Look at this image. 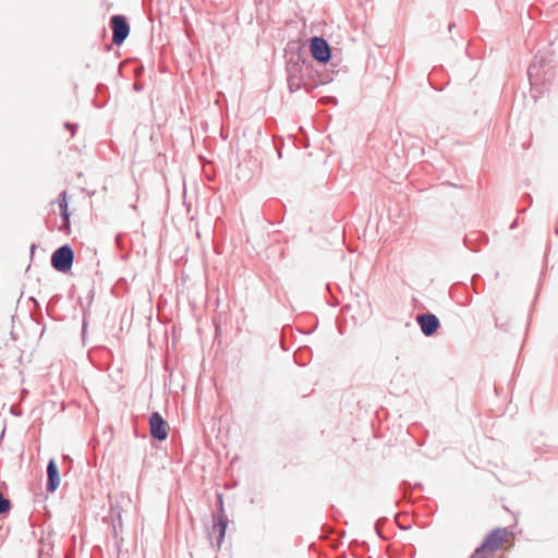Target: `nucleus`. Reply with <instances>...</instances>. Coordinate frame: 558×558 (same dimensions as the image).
Returning a JSON list of instances; mask_svg holds the SVG:
<instances>
[{
    "mask_svg": "<svg viewBox=\"0 0 558 558\" xmlns=\"http://www.w3.org/2000/svg\"><path fill=\"white\" fill-rule=\"evenodd\" d=\"M110 26L112 29V43L114 45H121L129 36L130 26L122 15H113L110 20Z\"/></svg>",
    "mask_w": 558,
    "mask_h": 558,
    "instance_id": "nucleus-3",
    "label": "nucleus"
},
{
    "mask_svg": "<svg viewBox=\"0 0 558 558\" xmlns=\"http://www.w3.org/2000/svg\"><path fill=\"white\" fill-rule=\"evenodd\" d=\"M417 324L426 336H432L439 328V320L433 314H423L417 316Z\"/></svg>",
    "mask_w": 558,
    "mask_h": 558,
    "instance_id": "nucleus-6",
    "label": "nucleus"
},
{
    "mask_svg": "<svg viewBox=\"0 0 558 558\" xmlns=\"http://www.w3.org/2000/svg\"><path fill=\"white\" fill-rule=\"evenodd\" d=\"M73 259V250L69 245H63L52 254L51 265L56 270L66 272L71 269Z\"/></svg>",
    "mask_w": 558,
    "mask_h": 558,
    "instance_id": "nucleus-2",
    "label": "nucleus"
},
{
    "mask_svg": "<svg viewBox=\"0 0 558 558\" xmlns=\"http://www.w3.org/2000/svg\"><path fill=\"white\" fill-rule=\"evenodd\" d=\"M217 526H218L219 532H220V537L223 538L225 532H226V529H227V522L223 521V520H220V522L218 523Z\"/></svg>",
    "mask_w": 558,
    "mask_h": 558,
    "instance_id": "nucleus-11",
    "label": "nucleus"
},
{
    "mask_svg": "<svg viewBox=\"0 0 558 558\" xmlns=\"http://www.w3.org/2000/svg\"><path fill=\"white\" fill-rule=\"evenodd\" d=\"M47 474H48L47 489L49 492H54L60 485V475H59V471L57 468V463L53 459H51L48 463Z\"/></svg>",
    "mask_w": 558,
    "mask_h": 558,
    "instance_id": "nucleus-7",
    "label": "nucleus"
},
{
    "mask_svg": "<svg viewBox=\"0 0 558 558\" xmlns=\"http://www.w3.org/2000/svg\"><path fill=\"white\" fill-rule=\"evenodd\" d=\"M513 535L510 531L504 527L493 530L484 539L481 546L494 551H497L505 545H512Z\"/></svg>",
    "mask_w": 558,
    "mask_h": 558,
    "instance_id": "nucleus-1",
    "label": "nucleus"
},
{
    "mask_svg": "<svg viewBox=\"0 0 558 558\" xmlns=\"http://www.w3.org/2000/svg\"><path fill=\"white\" fill-rule=\"evenodd\" d=\"M310 51L312 57L318 62L327 63L330 60V47L323 37L316 36L311 39Z\"/></svg>",
    "mask_w": 558,
    "mask_h": 558,
    "instance_id": "nucleus-4",
    "label": "nucleus"
},
{
    "mask_svg": "<svg viewBox=\"0 0 558 558\" xmlns=\"http://www.w3.org/2000/svg\"><path fill=\"white\" fill-rule=\"evenodd\" d=\"M470 558H505L502 555H497L496 553L480 546Z\"/></svg>",
    "mask_w": 558,
    "mask_h": 558,
    "instance_id": "nucleus-9",
    "label": "nucleus"
},
{
    "mask_svg": "<svg viewBox=\"0 0 558 558\" xmlns=\"http://www.w3.org/2000/svg\"><path fill=\"white\" fill-rule=\"evenodd\" d=\"M150 434L155 439L165 440L168 437V424L157 412L149 417Z\"/></svg>",
    "mask_w": 558,
    "mask_h": 558,
    "instance_id": "nucleus-5",
    "label": "nucleus"
},
{
    "mask_svg": "<svg viewBox=\"0 0 558 558\" xmlns=\"http://www.w3.org/2000/svg\"><path fill=\"white\" fill-rule=\"evenodd\" d=\"M66 192H62L60 195L59 209L63 218V229L68 230L70 227V213L68 210V197Z\"/></svg>",
    "mask_w": 558,
    "mask_h": 558,
    "instance_id": "nucleus-8",
    "label": "nucleus"
},
{
    "mask_svg": "<svg viewBox=\"0 0 558 558\" xmlns=\"http://www.w3.org/2000/svg\"><path fill=\"white\" fill-rule=\"evenodd\" d=\"M10 509H11L10 500L4 498L2 493H0V514L9 512Z\"/></svg>",
    "mask_w": 558,
    "mask_h": 558,
    "instance_id": "nucleus-10",
    "label": "nucleus"
}]
</instances>
